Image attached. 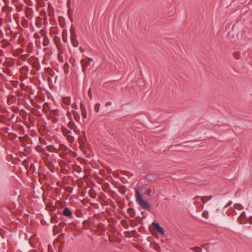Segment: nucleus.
Returning <instances> with one entry per match:
<instances>
[{
	"label": "nucleus",
	"instance_id": "1",
	"mask_svg": "<svg viewBox=\"0 0 252 252\" xmlns=\"http://www.w3.org/2000/svg\"><path fill=\"white\" fill-rule=\"evenodd\" d=\"M136 202L140 205L143 209L149 210L151 208L150 204L143 199L141 195L140 194L138 189L136 190Z\"/></svg>",
	"mask_w": 252,
	"mask_h": 252
},
{
	"label": "nucleus",
	"instance_id": "2",
	"mask_svg": "<svg viewBox=\"0 0 252 252\" xmlns=\"http://www.w3.org/2000/svg\"><path fill=\"white\" fill-rule=\"evenodd\" d=\"M92 62L93 60L91 58H89L87 60H82L81 61V63L82 67V71L84 73H85L86 71L90 69L91 63Z\"/></svg>",
	"mask_w": 252,
	"mask_h": 252
},
{
	"label": "nucleus",
	"instance_id": "3",
	"mask_svg": "<svg viewBox=\"0 0 252 252\" xmlns=\"http://www.w3.org/2000/svg\"><path fill=\"white\" fill-rule=\"evenodd\" d=\"M153 225L154 227L155 230L159 233L163 235L165 234L163 229L159 225L158 222H154Z\"/></svg>",
	"mask_w": 252,
	"mask_h": 252
},
{
	"label": "nucleus",
	"instance_id": "4",
	"mask_svg": "<svg viewBox=\"0 0 252 252\" xmlns=\"http://www.w3.org/2000/svg\"><path fill=\"white\" fill-rule=\"evenodd\" d=\"M63 216L68 218L69 219H71L73 217L71 211L67 207H65L63 209Z\"/></svg>",
	"mask_w": 252,
	"mask_h": 252
},
{
	"label": "nucleus",
	"instance_id": "5",
	"mask_svg": "<svg viewBox=\"0 0 252 252\" xmlns=\"http://www.w3.org/2000/svg\"><path fill=\"white\" fill-rule=\"evenodd\" d=\"M71 43L73 47H76L78 45V42L77 40V39L75 37H72L71 38Z\"/></svg>",
	"mask_w": 252,
	"mask_h": 252
},
{
	"label": "nucleus",
	"instance_id": "6",
	"mask_svg": "<svg viewBox=\"0 0 252 252\" xmlns=\"http://www.w3.org/2000/svg\"><path fill=\"white\" fill-rule=\"evenodd\" d=\"M190 250L194 252H201L202 249L200 247H194L190 249Z\"/></svg>",
	"mask_w": 252,
	"mask_h": 252
},
{
	"label": "nucleus",
	"instance_id": "7",
	"mask_svg": "<svg viewBox=\"0 0 252 252\" xmlns=\"http://www.w3.org/2000/svg\"><path fill=\"white\" fill-rule=\"evenodd\" d=\"M100 106V104L99 103H97L95 104L94 106V111L96 113H98L99 111V108Z\"/></svg>",
	"mask_w": 252,
	"mask_h": 252
},
{
	"label": "nucleus",
	"instance_id": "8",
	"mask_svg": "<svg viewBox=\"0 0 252 252\" xmlns=\"http://www.w3.org/2000/svg\"><path fill=\"white\" fill-rule=\"evenodd\" d=\"M51 221L53 223L57 222V216H52L51 218Z\"/></svg>",
	"mask_w": 252,
	"mask_h": 252
},
{
	"label": "nucleus",
	"instance_id": "9",
	"mask_svg": "<svg viewBox=\"0 0 252 252\" xmlns=\"http://www.w3.org/2000/svg\"><path fill=\"white\" fill-rule=\"evenodd\" d=\"M70 101H71V99L69 97H66L64 98V101L65 103H66V104H70Z\"/></svg>",
	"mask_w": 252,
	"mask_h": 252
},
{
	"label": "nucleus",
	"instance_id": "10",
	"mask_svg": "<svg viewBox=\"0 0 252 252\" xmlns=\"http://www.w3.org/2000/svg\"><path fill=\"white\" fill-rule=\"evenodd\" d=\"M88 94L90 99H92L93 95L92 94L91 89L90 88L88 92Z\"/></svg>",
	"mask_w": 252,
	"mask_h": 252
},
{
	"label": "nucleus",
	"instance_id": "11",
	"mask_svg": "<svg viewBox=\"0 0 252 252\" xmlns=\"http://www.w3.org/2000/svg\"><path fill=\"white\" fill-rule=\"evenodd\" d=\"M202 216L204 218H208V212L204 211L202 213Z\"/></svg>",
	"mask_w": 252,
	"mask_h": 252
},
{
	"label": "nucleus",
	"instance_id": "12",
	"mask_svg": "<svg viewBox=\"0 0 252 252\" xmlns=\"http://www.w3.org/2000/svg\"><path fill=\"white\" fill-rule=\"evenodd\" d=\"M248 222L252 224V217L250 218V219H249L248 220Z\"/></svg>",
	"mask_w": 252,
	"mask_h": 252
},
{
	"label": "nucleus",
	"instance_id": "13",
	"mask_svg": "<svg viewBox=\"0 0 252 252\" xmlns=\"http://www.w3.org/2000/svg\"><path fill=\"white\" fill-rule=\"evenodd\" d=\"M79 50L81 53H83L84 52V50L81 47L79 48Z\"/></svg>",
	"mask_w": 252,
	"mask_h": 252
},
{
	"label": "nucleus",
	"instance_id": "14",
	"mask_svg": "<svg viewBox=\"0 0 252 252\" xmlns=\"http://www.w3.org/2000/svg\"><path fill=\"white\" fill-rule=\"evenodd\" d=\"M65 66H66L67 67H68V64L67 63H66V62L64 64V67H65Z\"/></svg>",
	"mask_w": 252,
	"mask_h": 252
},
{
	"label": "nucleus",
	"instance_id": "15",
	"mask_svg": "<svg viewBox=\"0 0 252 252\" xmlns=\"http://www.w3.org/2000/svg\"><path fill=\"white\" fill-rule=\"evenodd\" d=\"M65 73H68V70L67 69V70L66 71V70H65Z\"/></svg>",
	"mask_w": 252,
	"mask_h": 252
},
{
	"label": "nucleus",
	"instance_id": "16",
	"mask_svg": "<svg viewBox=\"0 0 252 252\" xmlns=\"http://www.w3.org/2000/svg\"><path fill=\"white\" fill-rule=\"evenodd\" d=\"M107 104H110L111 105V102H107Z\"/></svg>",
	"mask_w": 252,
	"mask_h": 252
}]
</instances>
